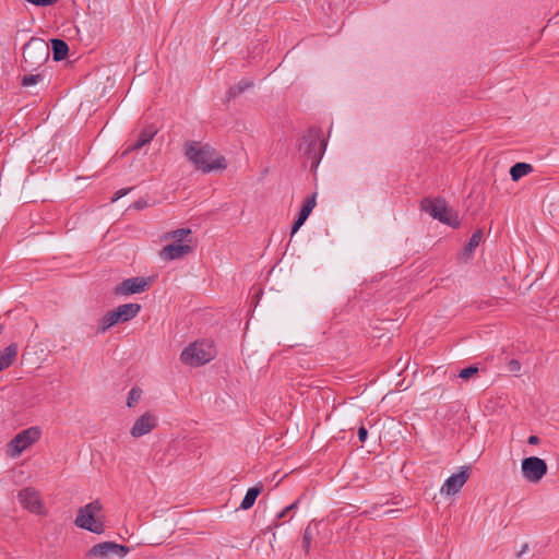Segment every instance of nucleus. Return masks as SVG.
<instances>
[{
	"instance_id": "obj_3",
	"label": "nucleus",
	"mask_w": 559,
	"mask_h": 559,
	"mask_svg": "<svg viewBox=\"0 0 559 559\" xmlns=\"http://www.w3.org/2000/svg\"><path fill=\"white\" fill-rule=\"evenodd\" d=\"M103 504L99 500L92 501L80 508L75 518V525L80 528L95 534H102L105 530L104 520L100 515Z\"/></svg>"
},
{
	"instance_id": "obj_18",
	"label": "nucleus",
	"mask_w": 559,
	"mask_h": 559,
	"mask_svg": "<svg viewBox=\"0 0 559 559\" xmlns=\"http://www.w3.org/2000/svg\"><path fill=\"white\" fill-rule=\"evenodd\" d=\"M533 171V166L527 163H516L510 169V176L513 181L520 180L522 177Z\"/></svg>"
},
{
	"instance_id": "obj_31",
	"label": "nucleus",
	"mask_w": 559,
	"mask_h": 559,
	"mask_svg": "<svg viewBox=\"0 0 559 559\" xmlns=\"http://www.w3.org/2000/svg\"><path fill=\"white\" fill-rule=\"evenodd\" d=\"M27 2L39 5V7H48L55 4L58 0H26Z\"/></svg>"
},
{
	"instance_id": "obj_28",
	"label": "nucleus",
	"mask_w": 559,
	"mask_h": 559,
	"mask_svg": "<svg viewBox=\"0 0 559 559\" xmlns=\"http://www.w3.org/2000/svg\"><path fill=\"white\" fill-rule=\"evenodd\" d=\"M313 538V534L310 526H307L302 536V548L306 550V552L309 551L310 545Z\"/></svg>"
},
{
	"instance_id": "obj_33",
	"label": "nucleus",
	"mask_w": 559,
	"mask_h": 559,
	"mask_svg": "<svg viewBox=\"0 0 559 559\" xmlns=\"http://www.w3.org/2000/svg\"><path fill=\"white\" fill-rule=\"evenodd\" d=\"M305 222H306V219L298 216V218L296 219V222L293 225L292 235L296 234L298 231V229L304 225Z\"/></svg>"
},
{
	"instance_id": "obj_24",
	"label": "nucleus",
	"mask_w": 559,
	"mask_h": 559,
	"mask_svg": "<svg viewBox=\"0 0 559 559\" xmlns=\"http://www.w3.org/2000/svg\"><path fill=\"white\" fill-rule=\"evenodd\" d=\"M314 206H316V194H313L310 199H308L305 202L298 216L304 219H307Z\"/></svg>"
},
{
	"instance_id": "obj_12",
	"label": "nucleus",
	"mask_w": 559,
	"mask_h": 559,
	"mask_svg": "<svg viewBox=\"0 0 559 559\" xmlns=\"http://www.w3.org/2000/svg\"><path fill=\"white\" fill-rule=\"evenodd\" d=\"M20 503L28 511L39 514L43 512V503L39 493L33 488H25L19 492Z\"/></svg>"
},
{
	"instance_id": "obj_8",
	"label": "nucleus",
	"mask_w": 559,
	"mask_h": 559,
	"mask_svg": "<svg viewBox=\"0 0 559 559\" xmlns=\"http://www.w3.org/2000/svg\"><path fill=\"white\" fill-rule=\"evenodd\" d=\"M40 438V430L31 427L19 432L8 444L7 453L11 457H17L24 450L31 447Z\"/></svg>"
},
{
	"instance_id": "obj_26",
	"label": "nucleus",
	"mask_w": 559,
	"mask_h": 559,
	"mask_svg": "<svg viewBox=\"0 0 559 559\" xmlns=\"http://www.w3.org/2000/svg\"><path fill=\"white\" fill-rule=\"evenodd\" d=\"M43 79H44V76L39 73L38 74H27L22 78V85L28 87V86L37 84Z\"/></svg>"
},
{
	"instance_id": "obj_23",
	"label": "nucleus",
	"mask_w": 559,
	"mask_h": 559,
	"mask_svg": "<svg viewBox=\"0 0 559 559\" xmlns=\"http://www.w3.org/2000/svg\"><path fill=\"white\" fill-rule=\"evenodd\" d=\"M319 138L320 135L318 132H310L307 136L304 138V143L307 144V147L302 148V146H300V148L305 150V153L311 156L313 148L318 146Z\"/></svg>"
},
{
	"instance_id": "obj_29",
	"label": "nucleus",
	"mask_w": 559,
	"mask_h": 559,
	"mask_svg": "<svg viewBox=\"0 0 559 559\" xmlns=\"http://www.w3.org/2000/svg\"><path fill=\"white\" fill-rule=\"evenodd\" d=\"M478 372L477 366H469L460 371L459 377L463 380H468Z\"/></svg>"
},
{
	"instance_id": "obj_15",
	"label": "nucleus",
	"mask_w": 559,
	"mask_h": 559,
	"mask_svg": "<svg viewBox=\"0 0 559 559\" xmlns=\"http://www.w3.org/2000/svg\"><path fill=\"white\" fill-rule=\"evenodd\" d=\"M17 356V345L12 343L0 350V371L9 368Z\"/></svg>"
},
{
	"instance_id": "obj_17",
	"label": "nucleus",
	"mask_w": 559,
	"mask_h": 559,
	"mask_svg": "<svg viewBox=\"0 0 559 559\" xmlns=\"http://www.w3.org/2000/svg\"><path fill=\"white\" fill-rule=\"evenodd\" d=\"M51 50L53 53V59L56 61H60L67 57L69 47L64 40L55 38L51 40Z\"/></svg>"
},
{
	"instance_id": "obj_36",
	"label": "nucleus",
	"mask_w": 559,
	"mask_h": 559,
	"mask_svg": "<svg viewBox=\"0 0 559 559\" xmlns=\"http://www.w3.org/2000/svg\"><path fill=\"white\" fill-rule=\"evenodd\" d=\"M527 442L530 444H533V445L538 444L539 443V438L537 436H531L528 438Z\"/></svg>"
},
{
	"instance_id": "obj_9",
	"label": "nucleus",
	"mask_w": 559,
	"mask_h": 559,
	"mask_svg": "<svg viewBox=\"0 0 559 559\" xmlns=\"http://www.w3.org/2000/svg\"><path fill=\"white\" fill-rule=\"evenodd\" d=\"M546 462L537 456H530L522 461L521 471L523 477L533 484L538 483L547 474Z\"/></svg>"
},
{
	"instance_id": "obj_2",
	"label": "nucleus",
	"mask_w": 559,
	"mask_h": 559,
	"mask_svg": "<svg viewBox=\"0 0 559 559\" xmlns=\"http://www.w3.org/2000/svg\"><path fill=\"white\" fill-rule=\"evenodd\" d=\"M190 228H179L162 236L163 241H171L159 251V258L164 261L181 259L192 251Z\"/></svg>"
},
{
	"instance_id": "obj_25",
	"label": "nucleus",
	"mask_w": 559,
	"mask_h": 559,
	"mask_svg": "<svg viewBox=\"0 0 559 559\" xmlns=\"http://www.w3.org/2000/svg\"><path fill=\"white\" fill-rule=\"evenodd\" d=\"M142 396V390L138 386H134L130 390L128 394L127 405L128 407H133L138 404Z\"/></svg>"
},
{
	"instance_id": "obj_32",
	"label": "nucleus",
	"mask_w": 559,
	"mask_h": 559,
	"mask_svg": "<svg viewBox=\"0 0 559 559\" xmlns=\"http://www.w3.org/2000/svg\"><path fill=\"white\" fill-rule=\"evenodd\" d=\"M509 371L518 373L521 370V364L516 359H511L508 364Z\"/></svg>"
},
{
	"instance_id": "obj_14",
	"label": "nucleus",
	"mask_w": 559,
	"mask_h": 559,
	"mask_svg": "<svg viewBox=\"0 0 559 559\" xmlns=\"http://www.w3.org/2000/svg\"><path fill=\"white\" fill-rule=\"evenodd\" d=\"M140 310L139 304H124L115 309V312L120 322H127L136 317Z\"/></svg>"
},
{
	"instance_id": "obj_11",
	"label": "nucleus",
	"mask_w": 559,
	"mask_h": 559,
	"mask_svg": "<svg viewBox=\"0 0 559 559\" xmlns=\"http://www.w3.org/2000/svg\"><path fill=\"white\" fill-rule=\"evenodd\" d=\"M156 417L152 413L146 412L135 420L130 430V433L134 438H140L150 433L156 427Z\"/></svg>"
},
{
	"instance_id": "obj_16",
	"label": "nucleus",
	"mask_w": 559,
	"mask_h": 559,
	"mask_svg": "<svg viewBox=\"0 0 559 559\" xmlns=\"http://www.w3.org/2000/svg\"><path fill=\"white\" fill-rule=\"evenodd\" d=\"M156 133H157V130L153 127L144 129L139 134L138 140L127 148L126 153H128L130 151L140 150L144 145L148 144L153 140V138L155 136Z\"/></svg>"
},
{
	"instance_id": "obj_21",
	"label": "nucleus",
	"mask_w": 559,
	"mask_h": 559,
	"mask_svg": "<svg viewBox=\"0 0 559 559\" xmlns=\"http://www.w3.org/2000/svg\"><path fill=\"white\" fill-rule=\"evenodd\" d=\"M119 319L115 312V310L107 312L99 321V325L97 329V333H105L115 324L119 323Z\"/></svg>"
},
{
	"instance_id": "obj_13",
	"label": "nucleus",
	"mask_w": 559,
	"mask_h": 559,
	"mask_svg": "<svg viewBox=\"0 0 559 559\" xmlns=\"http://www.w3.org/2000/svg\"><path fill=\"white\" fill-rule=\"evenodd\" d=\"M148 282L144 277H130L124 280L116 289L117 295H132L142 293L146 289Z\"/></svg>"
},
{
	"instance_id": "obj_10",
	"label": "nucleus",
	"mask_w": 559,
	"mask_h": 559,
	"mask_svg": "<svg viewBox=\"0 0 559 559\" xmlns=\"http://www.w3.org/2000/svg\"><path fill=\"white\" fill-rule=\"evenodd\" d=\"M468 467L464 466L459 473L451 475L442 485L440 492L447 496L457 493L468 479Z\"/></svg>"
},
{
	"instance_id": "obj_6",
	"label": "nucleus",
	"mask_w": 559,
	"mask_h": 559,
	"mask_svg": "<svg viewBox=\"0 0 559 559\" xmlns=\"http://www.w3.org/2000/svg\"><path fill=\"white\" fill-rule=\"evenodd\" d=\"M421 210L449 226L457 227L460 225L457 214L442 199H424Z\"/></svg>"
},
{
	"instance_id": "obj_37",
	"label": "nucleus",
	"mask_w": 559,
	"mask_h": 559,
	"mask_svg": "<svg viewBox=\"0 0 559 559\" xmlns=\"http://www.w3.org/2000/svg\"><path fill=\"white\" fill-rule=\"evenodd\" d=\"M319 155H320V153H316V154H313V156H311V157H312L313 159H319Z\"/></svg>"
},
{
	"instance_id": "obj_19",
	"label": "nucleus",
	"mask_w": 559,
	"mask_h": 559,
	"mask_svg": "<svg viewBox=\"0 0 559 559\" xmlns=\"http://www.w3.org/2000/svg\"><path fill=\"white\" fill-rule=\"evenodd\" d=\"M261 491H262L261 486H254V487L249 488L248 491L246 492L245 498L241 501L240 508L242 510L250 509L254 504V502H255L258 496L261 493Z\"/></svg>"
},
{
	"instance_id": "obj_34",
	"label": "nucleus",
	"mask_w": 559,
	"mask_h": 559,
	"mask_svg": "<svg viewBox=\"0 0 559 559\" xmlns=\"http://www.w3.org/2000/svg\"><path fill=\"white\" fill-rule=\"evenodd\" d=\"M367 436H368V431L367 429L361 426L359 429H358V438H359V441L361 442H365L366 439H367Z\"/></svg>"
},
{
	"instance_id": "obj_20",
	"label": "nucleus",
	"mask_w": 559,
	"mask_h": 559,
	"mask_svg": "<svg viewBox=\"0 0 559 559\" xmlns=\"http://www.w3.org/2000/svg\"><path fill=\"white\" fill-rule=\"evenodd\" d=\"M483 239V231L480 229L476 230L472 237L469 238L467 245L463 249V257L468 259L474 250L479 246Z\"/></svg>"
},
{
	"instance_id": "obj_35",
	"label": "nucleus",
	"mask_w": 559,
	"mask_h": 559,
	"mask_svg": "<svg viewBox=\"0 0 559 559\" xmlns=\"http://www.w3.org/2000/svg\"><path fill=\"white\" fill-rule=\"evenodd\" d=\"M129 190L127 189H120L115 193V197L112 198V202L124 197L128 193Z\"/></svg>"
},
{
	"instance_id": "obj_30",
	"label": "nucleus",
	"mask_w": 559,
	"mask_h": 559,
	"mask_svg": "<svg viewBox=\"0 0 559 559\" xmlns=\"http://www.w3.org/2000/svg\"><path fill=\"white\" fill-rule=\"evenodd\" d=\"M297 502H294L292 503L290 506L286 507L285 509H283L278 515H277V521L274 523L275 526H280L281 523L278 522V519H282V518H285L292 510L296 509L297 507Z\"/></svg>"
},
{
	"instance_id": "obj_5",
	"label": "nucleus",
	"mask_w": 559,
	"mask_h": 559,
	"mask_svg": "<svg viewBox=\"0 0 559 559\" xmlns=\"http://www.w3.org/2000/svg\"><path fill=\"white\" fill-rule=\"evenodd\" d=\"M49 55L50 48L44 39L31 38L23 49L25 70L34 71L38 69L48 60Z\"/></svg>"
},
{
	"instance_id": "obj_27",
	"label": "nucleus",
	"mask_w": 559,
	"mask_h": 559,
	"mask_svg": "<svg viewBox=\"0 0 559 559\" xmlns=\"http://www.w3.org/2000/svg\"><path fill=\"white\" fill-rule=\"evenodd\" d=\"M251 85H252L251 82H241V83L230 87L228 91V98L237 96L238 94L242 93L246 88L250 87Z\"/></svg>"
},
{
	"instance_id": "obj_1",
	"label": "nucleus",
	"mask_w": 559,
	"mask_h": 559,
	"mask_svg": "<svg viewBox=\"0 0 559 559\" xmlns=\"http://www.w3.org/2000/svg\"><path fill=\"white\" fill-rule=\"evenodd\" d=\"M183 153L194 168L202 173L206 174L226 168L225 157L210 144L187 141L183 144Z\"/></svg>"
},
{
	"instance_id": "obj_7",
	"label": "nucleus",
	"mask_w": 559,
	"mask_h": 559,
	"mask_svg": "<svg viewBox=\"0 0 559 559\" xmlns=\"http://www.w3.org/2000/svg\"><path fill=\"white\" fill-rule=\"evenodd\" d=\"M130 552V548L115 542H102L95 544L88 551V558L95 559H123Z\"/></svg>"
},
{
	"instance_id": "obj_22",
	"label": "nucleus",
	"mask_w": 559,
	"mask_h": 559,
	"mask_svg": "<svg viewBox=\"0 0 559 559\" xmlns=\"http://www.w3.org/2000/svg\"><path fill=\"white\" fill-rule=\"evenodd\" d=\"M119 319L115 312V310L107 312L99 321V325L97 329V333H105L115 324L119 323Z\"/></svg>"
},
{
	"instance_id": "obj_4",
	"label": "nucleus",
	"mask_w": 559,
	"mask_h": 559,
	"mask_svg": "<svg viewBox=\"0 0 559 559\" xmlns=\"http://www.w3.org/2000/svg\"><path fill=\"white\" fill-rule=\"evenodd\" d=\"M215 355L216 350L211 342L197 341L182 350L180 360L185 365L199 367L211 361Z\"/></svg>"
}]
</instances>
